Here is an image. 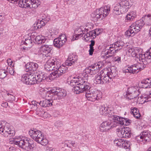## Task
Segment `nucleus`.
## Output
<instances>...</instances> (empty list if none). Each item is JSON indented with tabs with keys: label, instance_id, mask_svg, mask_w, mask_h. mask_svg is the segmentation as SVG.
<instances>
[{
	"label": "nucleus",
	"instance_id": "obj_48",
	"mask_svg": "<svg viewBox=\"0 0 151 151\" xmlns=\"http://www.w3.org/2000/svg\"><path fill=\"white\" fill-rule=\"evenodd\" d=\"M89 34V37H90V38L91 39H93L95 38L96 36L95 35V32L94 31V30L90 31L88 32Z\"/></svg>",
	"mask_w": 151,
	"mask_h": 151
},
{
	"label": "nucleus",
	"instance_id": "obj_40",
	"mask_svg": "<svg viewBox=\"0 0 151 151\" xmlns=\"http://www.w3.org/2000/svg\"><path fill=\"white\" fill-rule=\"evenodd\" d=\"M32 4L31 7L36 9L40 4V2L38 0H32Z\"/></svg>",
	"mask_w": 151,
	"mask_h": 151
},
{
	"label": "nucleus",
	"instance_id": "obj_63",
	"mask_svg": "<svg viewBox=\"0 0 151 151\" xmlns=\"http://www.w3.org/2000/svg\"><path fill=\"white\" fill-rule=\"evenodd\" d=\"M9 151H16L15 148L13 147H10L9 148Z\"/></svg>",
	"mask_w": 151,
	"mask_h": 151
},
{
	"label": "nucleus",
	"instance_id": "obj_4",
	"mask_svg": "<svg viewBox=\"0 0 151 151\" xmlns=\"http://www.w3.org/2000/svg\"><path fill=\"white\" fill-rule=\"evenodd\" d=\"M12 141L14 144L27 150L33 149L34 147L32 141L27 137L19 138Z\"/></svg>",
	"mask_w": 151,
	"mask_h": 151
},
{
	"label": "nucleus",
	"instance_id": "obj_3",
	"mask_svg": "<svg viewBox=\"0 0 151 151\" xmlns=\"http://www.w3.org/2000/svg\"><path fill=\"white\" fill-rule=\"evenodd\" d=\"M110 12V7L109 6H105L96 10L91 14V16L93 20L97 21L99 19L102 20L106 17Z\"/></svg>",
	"mask_w": 151,
	"mask_h": 151
},
{
	"label": "nucleus",
	"instance_id": "obj_62",
	"mask_svg": "<svg viewBox=\"0 0 151 151\" xmlns=\"http://www.w3.org/2000/svg\"><path fill=\"white\" fill-rule=\"evenodd\" d=\"M1 106L3 107H6L8 106V103L6 102L3 103Z\"/></svg>",
	"mask_w": 151,
	"mask_h": 151
},
{
	"label": "nucleus",
	"instance_id": "obj_21",
	"mask_svg": "<svg viewBox=\"0 0 151 151\" xmlns=\"http://www.w3.org/2000/svg\"><path fill=\"white\" fill-rule=\"evenodd\" d=\"M99 70V67L98 64L91 65L87 68L86 70V71L87 73L91 75L97 73Z\"/></svg>",
	"mask_w": 151,
	"mask_h": 151
},
{
	"label": "nucleus",
	"instance_id": "obj_29",
	"mask_svg": "<svg viewBox=\"0 0 151 151\" xmlns=\"http://www.w3.org/2000/svg\"><path fill=\"white\" fill-rule=\"evenodd\" d=\"M130 113L131 114H132L134 116L136 119L139 118L140 116L139 110L136 107L131 108Z\"/></svg>",
	"mask_w": 151,
	"mask_h": 151
},
{
	"label": "nucleus",
	"instance_id": "obj_19",
	"mask_svg": "<svg viewBox=\"0 0 151 151\" xmlns=\"http://www.w3.org/2000/svg\"><path fill=\"white\" fill-rule=\"evenodd\" d=\"M57 60L56 59L55 60L50 58L47 62L46 64L45 65V69L48 71L50 70H54V71L58 69L56 68V70H55L54 69V68L55 67V65L57 64Z\"/></svg>",
	"mask_w": 151,
	"mask_h": 151
},
{
	"label": "nucleus",
	"instance_id": "obj_1",
	"mask_svg": "<svg viewBox=\"0 0 151 151\" xmlns=\"http://www.w3.org/2000/svg\"><path fill=\"white\" fill-rule=\"evenodd\" d=\"M68 70V68L63 65L60 66L56 70L51 73L47 77V75L44 73L39 72V73H36L37 82H42L43 81L49 78L51 80L55 79L65 73Z\"/></svg>",
	"mask_w": 151,
	"mask_h": 151
},
{
	"label": "nucleus",
	"instance_id": "obj_33",
	"mask_svg": "<svg viewBox=\"0 0 151 151\" xmlns=\"http://www.w3.org/2000/svg\"><path fill=\"white\" fill-rule=\"evenodd\" d=\"M63 41H61L60 40H59V39L55 38L53 41L54 45L56 47L58 48H60L64 44L63 42Z\"/></svg>",
	"mask_w": 151,
	"mask_h": 151
},
{
	"label": "nucleus",
	"instance_id": "obj_18",
	"mask_svg": "<svg viewBox=\"0 0 151 151\" xmlns=\"http://www.w3.org/2000/svg\"><path fill=\"white\" fill-rule=\"evenodd\" d=\"M55 96L54 97L55 100H60V99L65 96L66 92L65 90L61 88L54 89Z\"/></svg>",
	"mask_w": 151,
	"mask_h": 151
},
{
	"label": "nucleus",
	"instance_id": "obj_25",
	"mask_svg": "<svg viewBox=\"0 0 151 151\" xmlns=\"http://www.w3.org/2000/svg\"><path fill=\"white\" fill-rule=\"evenodd\" d=\"M112 108H110L109 107H106V105H104V106H101L100 107L99 112L101 115H103L105 112H107L106 113H108L110 115V116H112L111 111Z\"/></svg>",
	"mask_w": 151,
	"mask_h": 151
},
{
	"label": "nucleus",
	"instance_id": "obj_45",
	"mask_svg": "<svg viewBox=\"0 0 151 151\" xmlns=\"http://www.w3.org/2000/svg\"><path fill=\"white\" fill-rule=\"evenodd\" d=\"M37 103H39L38 102H37ZM30 105L32 109H33L35 110H37V109L38 108L37 102L35 101H32L30 103Z\"/></svg>",
	"mask_w": 151,
	"mask_h": 151
},
{
	"label": "nucleus",
	"instance_id": "obj_64",
	"mask_svg": "<svg viewBox=\"0 0 151 151\" xmlns=\"http://www.w3.org/2000/svg\"><path fill=\"white\" fill-rule=\"evenodd\" d=\"M7 95L8 96L10 95V97L11 98V99L12 100H14V99H15V97L14 96L12 95H11L9 93H8Z\"/></svg>",
	"mask_w": 151,
	"mask_h": 151
},
{
	"label": "nucleus",
	"instance_id": "obj_22",
	"mask_svg": "<svg viewBox=\"0 0 151 151\" xmlns=\"http://www.w3.org/2000/svg\"><path fill=\"white\" fill-rule=\"evenodd\" d=\"M112 125V123H111L110 122L104 121L101 124L100 130L101 132H107L111 128Z\"/></svg>",
	"mask_w": 151,
	"mask_h": 151
},
{
	"label": "nucleus",
	"instance_id": "obj_32",
	"mask_svg": "<svg viewBox=\"0 0 151 151\" xmlns=\"http://www.w3.org/2000/svg\"><path fill=\"white\" fill-rule=\"evenodd\" d=\"M35 39V43L36 42L38 44L44 43L47 40L45 39V37H41L39 35L36 36V38Z\"/></svg>",
	"mask_w": 151,
	"mask_h": 151
},
{
	"label": "nucleus",
	"instance_id": "obj_51",
	"mask_svg": "<svg viewBox=\"0 0 151 151\" xmlns=\"http://www.w3.org/2000/svg\"><path fill=\"white\" fill-rule=\"evenodd\" d=\"M54 125L57 127H61L63 126V124L62 122L58 121L55 123Z\"/></svg>",
	"mask_w": 151,
	"mask_h": 151
},
{
	"label": "nucleus",
	"instance_id": "obj_49",
	"mask_svg": "<svg viewBox=\"0 0 151 151\" xmlns=\"http://www.w3.org/2000/svg\"><path fill=\"white\" fill-rule=\"evenodd\" d=\"M125 34L127 37H128L131 36L132 34H133V35H134L133 32H132V31H131V29L129 28L128 30L125 32Z\"/></svg>",
	"mask_w": 151,
	"mask_h": 151
},
{
	"label": "nucleus",
	"instance_id": "obj_47",
	"mask_svg": "<svg viewBox=\"0 0 151 151\" xmlns=\"http://www.w3.org/2000/svg\"><path fill=\"white\" fill-rule=\"evenodd\" d=\"M61 41H63V43H65L67 40V37L65 35H62L58 38Z\"/></svg>",
	"mask_w": 151,
	"mask_h": 151
},
{
	"label": "nucleus",
	"instance_id": "obj_20",
	"mask_svg": "<svg viewBox=\"0 0 151 151\" xmlns=\"http://www.w3.org/2000/svg\"><path fill=\"white\" fill-rule=\"evenodd\" d=\"M77 56L75 54H70L65 62V65L70 66L77 63Z\"/></svg>",
	"mask_w": 151,
	"mask_h": 151
},
{
	"label": "nucleus",
	"instance_id": "obj_42",
	"mask_svg": "<svg viewBox=\"0 0 151 151\" xmlns=\"http://www.w3.org/2000/svg\"><path fill=\"white\" fill-rule=\"evenodd\" d=\"M41 17L42 18L41 20H42V21L45 22V24L48 22L50 19L49 16L45 14H42Z\"/></svg>",
	"mask_w": 151,
	"mask_h": 151
},
{
	"label": "nucleus",
	"instance_id": "obj_53",
	"mask_svg": "<svg viewBox=\"0 0 151 151\" xmlns=\"http://www.w3.org/2000/svg\"><path fill=\"white\" fill-rule=\"evenodd\" d=\"M35 34H36V33H32L30 37H29V38L33 42H35V39L36 38V36L35 35Z\"/></svg>",
	"mask_w": 151,
	"mask_h": 151
},
{
	"label": "nucleus",
	"instance_id": "obj_10",
	"mask_svg": "<svg viewBox=\"0 0 151 151\" xmlns=\"http://www.w3.org/2000/svg\"><path fill=\"white\" fill-rule=\"evenodd\" d=\"M21 81L24 83L29 85L37 83L36 75L30 72L23 74L22 77Z\"/></svg>",
	"mask_w": 151,
	"mask_h": 151
},
{
	"label": "nucleus",
	"instance_id": "obj_39",
	"mask_svg": "<svg viewBox=\"0 0 151 151\" xmlns=\"http://www.w3.org/2000/svg\"><path fill=\"white\" fill-rule=\"evenodd\" d=\"M123 141V139L119 138L115 139L114 140V144L116 146H117L119 147H121Z\"/></svg>",
	"mask_w": 151,
	"mask_h": 151
},
{
	"label": "nucleus",
	"instance_id": "obj_6",
	"mask_svg": "<svg viewBox=\"0 0 151 151\" xmlns=\"http://www.w3.org/2000/svg\"><path fill=\"white\" fill-rule=\"evenodd\" d=\"M124 45L123 42L121 41H117L106 47L105 50V54L106 55L114 54L116 52L122 49Z\"/></svg>",
	"mask_w": 151,
	"mask_h": 151
},
{
	"label": "nucleus",
	"instance_id": "obj_44",
	"mask_svg": "<svg viewBox=\"0 0 151 151\" xmlns=\"http://www.w3.org/2000/svg\"><path fill=\"white\" fill-rule=\"evenodd\" d=\"M7 72L5 70H0V78L3 79L5 78L7 74Z\"/></svg>",
	"mask_w": 151,
	"mask_h": 151
},
{
	"label": "nucleus",
	"instance_id": "obj_34",
	"mask_svg": "<svg viewBox=\"0 0 151 151\" xmlns=\"http://www.w3.org/2000/svg\"><path fill=\"white\" fill-rule=\"evenodd\" d=\"M45 22L42 21V20H41V19H39L36 24H34V26L35 27V29H38L41 28L42 26H44L45 25Z\"/></svg>",
	"mask_w": 151,
	"mask_h": 151
},
{
	"label": "nucleus",
	"instance_id": "obj_24",
	"mask_svg": "<svg viewBox=\"0 0 151 151\" xmlns=\"http://www.w3.org/2000/svg\"><path fill=\"white\" fill-rule=\"evenodd\" d=\"M82 27H81L80 28H77L76 30H75V33H77L75 39L73 38V41L74 40H77L78 37H81L82 36L83 34H84L85 33L83 32H87L88 31V28H85L84 30H83L82 29Z\"/></svg>",
	"mask_w": 151,
	"mask_h": 151
},
{
	"label": "nucleus",
	"instance_id": "obj_17",
	"mask_svg": "<svg viewBox=\"0 0 151 151\" xmlns=\"http://www.w3.org/2000/svg\"><path fill=\"white\" fill-rule=\"evenodd\" d=\"M42 90L43 91V92L40 93V94L43 98L46 99H48L49 100L52 99L53 101V99L55 100V99L54 98L55 96L54 89L47 91H46L44 90V89Z\"/></svg>",
	"mask_w": 151,
	"mask_h": 151
},
{
	"label": "nucleus",
	"instance_id": "obj_54",
	"mask_svg": "<svg viewBox=\"0 0 151 151\" xmlns=\"http://www.w3.org/2000/svg\"><path fill=\"white\" fill-rule=\"evenodd\" d=\"M120 5L122 6H125L127 7V6L128 5V2L126 1H121L120 3H119Z\"/></svg>",
	"mask_w": 151,
	"mask_h": 151
},
{
	"label": "nucleus",
	"instance_id": "obj_46",
	"mask_svg": "<svg viewBox=\"0 0 151 151\" xmlns=\"http://www.w3.org/2000/svg\"><path fill=\"white\" fill-rule=\"evenodd\" d=\"M127 7L126 6H121L119 9V15L121 14H123L127 12Z\"/></svg>",
	"mask_w": 151,
	"mask_h": 151
},
{
	"label": "nucleus",
	"instance_id": "obj_8",
	"mask_svg": "<svg viewBox=\"0 0 151 151\" xmlns=\"http://www.w3.org/2000/svg\"><path fill=\"white\" fill-rule=\"evenodd\" d=\"M140 64L132 65L130 67H125L123 69L124 73H136L139 71H141L146 67L147 64L145 65L143 62H140Z\"/></svg>",
	"mask_w": 151,
	"mask_h": 151
},
{
	"label": "nucleus",
	"instance_id": "obj_23",
	"mask_svg": "<svg viewBox=\"0 0 151 151\" xmlns=\"http://www.w3.org/2000/svg\"><path fill=\"white\" fill-rule=\"evenodd\" d=\"M25 67L26 68L25 70L26 72L30 71L34 72L35 71H36L38 68V65L36 63L29 62L27 63L25 65Z\"/></svg>",
	"mask_w": 151,
	"mask_h": 151
},
{
	"label": "nucleus",
	"instance_id": "obj_43",
	"mask_svg": "<svg viewBox=\"0 0 151 151\" xmlns=\"http://www.w3.org/2000/svg\"><path fill=\"white\" fill-rule=\"evenodd\" d=\"M130 145V142L129 141L125 140L123 141L121 147L126 149L129 148Z\"/></svg>",
	"mask_w": 151,
	"mask_h": 151
},
{
	"label": "nucleus",
	"instance_id": "obj_2",
	"mask_svg": "<svg viewBox=\"0 0 151 151\" xmlns=\"http://www.w3.org/2000/svg\"><path fill=\"white\" fill-rule=\"evenodd\" d=\"M78 78L79 83L77 84V86L74 87V91L76 94H79L85 90L90 89L89 84L87 82L88 76L86 73L80 74Z\"/></svg>",
	"mask_w": 151,
	"mask_h": 151
},
{
	"label": "nucleus",
	"instance_id": "obj_5",
	"mask_svg": "<svg viewBox=\"0 0 151 151\" xmlns=\"http://www.w3.org/2000/svg\"><path fill=\"white\" fill-rule=\"evenodd\" d=\"M29 133L30 137L36 142L45 146L48 143V140L44 137L42 133L39 130H30Z\"/></svg>",
	"mask_w": 151,
	"mask_h": 151
},
{
	"label": "nucleus",
	"instance_id": "obj_26",
	"mask_svg": "<svg viewBox=\"0 0 151 151\" xmlns=\"http://www.w3.org/2000/svg\"><path fill=\"white\" fill-rule=\"evenodd\" d=\"M140 86L142 88H147L151 87V78H146L142 81Z\"/></svg>",
	"mask_w": 151,
	"mask_h": 151
},
{
	"label": "nucleus",
	"instance_id": "obj_28",
	"mask_svg": "<svg viewBox=\"0 0 151 151\" xmlns=\"http://www.w3.org/2000/svg\"><path fill=\"white\" fill-rule=\"evenodd\" d=\"M145 143L149 142L151 139V135L149 132L144 131L141 133Z\"/></svg>",
	"mask_w": 151,
	"mask_h": 151
},
{
	"label": "nucleus",
	"instance_id": "obj_61",
	"mask_svg": "<svg viewBox=\"0 0 151 151\" xmlns=\"http://www.w3.org/2000/svg\"><path fill=\"white\" fill-rule=\"evenodd\" d=\"M58 31H54V29H53V31H52V32H51V35H56L58 33Z\"/></svg>",
	"mask_w": 151,
	"mask_h": 151
},
{
	"label": "nucleus",
	"instance_id": "obj_30",
	"mask_svg": "<svg viewBox=\"0 0 151 151\" xmlns=\"http://www.w3.org/2000/svg\"><path fill=\"white\" fill-rule=\"evenodd\" d=\"M141 19L143 22L144 24L146 23L147 25H151V14L144 16Z\"/></svg>",
	"mask_w": 151,
	"mask_h": 151
},
{
	"label": "nucleus",
	"instance_id": "obj_16",
	"mask_svg": "<svg viewBox=\"0 0 151 151\" xmlns=\"http://www.w3.org/2000/svg\"><path fill=\"white\" fill-rule=\"evenodd\" d=\"M108 79V76H106L104 73H99L95 76L94 82L97 84H102L104 83H107Z\"/></svg>",
	"mask_w": 151,
	"mask_h": 151
},
{
	"label": "nucleus",
	"instance_id": "obj_35",
	"mask_svg": "<svg viewBox=\"0 0 151 151\" xmlns=\"http://www.w3.org/2000/svg\"><path fill=\"white\" fill-rule=\"evenodd\" d=\"M32 41L29 37L27 39L26 38L25 41H22V44L26 45L28 48H30L32 45Z\"/></svg>",
	"mask_w": 151,
	"mask_h": 151
},
{
	"label": "nucleus",
	"instance_id": "obj_36",
	"mask_svg": "<svg viewBox=\"0 0 151 151\" xmlns=\"http://www.w3.org/2000/svg\"><path fill=\"white\" fill-rule=\"evenodd\" d=\"M141 98L142 99L144 102L151 101V91H150L149 95L147 96H142Z\"/></svg>",
	"mask_w": 151,
	"mask_h": 151
},
{
	"label": "nucleus",
	"instance_id": "obj_60",
	"mask_svg": "<svg viewBox=\"0 0 151 151\" xmlns=\"http://www.w3.org/2000/svg\"><path fill=\"white\" fill-rule=\"evenodd\" d=\"M121 57L118 56L115 58V61H117L119 63V62H121Z\"/></svg>",
	"mask_w": 151,
	"mask_h": 151
},
{
	"label": "nucleus",
	"instance_id": "obj_13",
	"mask_svg": "<svg viewBox=\"0 0 151 151\" xmlns=\"http://www.w3.org/2000/svg\"><path fill=\"white\" fill-rule=\"evenodd\" d=\"M116 131L118 135L122 137L127 138L131 136V129L129 127L121 126L116 129Z\"/></svg>",
	"mask_w": 151,
	"mask_h": 151
},
{
	"label": "nucleus",
	"instance_id": "obj_37",
	"mask_svg": "<svg viewBox=\"0 0 151 151\" xmlns=\"http://www.w3.org/2000/svg\"><path fill=\"white\" fill-rule=\"evenodd\" d=\"M79 83V80L78 78H77L74 77L70 81V84L73 87V89H74V87L75 86H77V85H75L76 83Z\"/></svg>",
	"mask_w": 151,
	"mask_h": 151
},
{
	"label": "nucleus",
	"instance_id": "obj_9",
	"mask_svg": "<svg viewBox=\"0 0 151 151\" xmlns=\"http://www.w3.org/2000/svg\"><path fill=\"white\" fill-rule=\"evenodd\" d=\"M85 96L89 101H94L96 100L100 99L101 98V94L100 92L94 89L86 90Z\"/></svg>",
	"mask_w": 151,
	"mask_h": 151
},
{
	"label": "nucleus",
	"instance_id": "obj_55",
	"mask_svg": "<svg viewBox=\"0 0 151 151\" xmlns=\"http://www.w3.org/2000/svg\"><path fill=\"white\" fill-rule=\"evenodd\" d=\"M111 72L112 73L111 76L113 77H115L117 75V72L115 70H111Z\"/></svg>",
	"mask_w": 151,
	"mask_h": 151
},
{
	"label": "nucleus",
	"instance_id": "obj_14",
	"mask_svg": "<svg viewBox=\"0 0 151 151\" xmlns=\"http://www.w3.org/2000/svg\"><path fill=\"white\" fill-rule=\"evenodd\" d=\"M144 25L143 22L140 19L133 23L129 27L135 35L139 32Z\"/></svg>",
	"mask_w": 151,
	"mask_h": 151
},
{
	"label": "nucleus",
	"instance_id": "obj_7",
	"mask_svg": "<svg viewBox=\"0 0 151 151\" xmlns=\"http://www.w3.org/2000/svg\"><path fill=\"white\" fill-rule=\"evenodd\" d=\"M0 134L5 137L14 136L15 134L14 130L11 129L10 124L6 123L4 125H2L0 122Z\"/></svg>",
	"mask_w": 151,
	"mask_h": 151
},
{
	"label": "nucleus",
	"instance_id": "obj_56",
	"mask_svg": "<svg viewBox=\"0 0 151 151\" xmlns=\"http://www.w3.org/2000/svg\"><path fill=\"white\" fill-rule=\"evenodd\" d=\"M72 141H69L68 142H66L65 143V146H66L67 147L71 148L72 147V145H71V144Z\"/></svg>",
	"mask_w": 151,
	"mask_h": 151
},
{
	"label": "nucleus",
	"instance_id": "obj_41",
	"mask_svg": "<svg viewBox=\"0 0 151 151\" xmlns=\"http://www.w3.org/2000/svg\"><path fill=\"white\" fill-rule=\"evenodd\" d=\"M91 43L89 45L90 49L89 50V54L90 55H92L93 54L94 49L93 46L94 45L95 42L94 40H91Z\"/></svg>",
	"mask_w": 151,
	"mask_h": 151
},
{
	"label": "nucleus",
	"instance_id": "obj_11",
	"mask_svg": "<svg viewBox=\"0 0 151 151\" xmlns=\"http://www.w3.org/2000/svg\"><path fill=\"white\" fill-rule=\"evenodd\" d=\"M52 46L47 45H42L38 51V55L41 57L51 56L52 54Z\"/></svg>",
	"mask_w": 151,
	"mask_h": 151
},
{
	"label": "nucleus",
	"instance_id": "obj_12",
	"mask_svg": "<svg viewBox=\"0 0 151 151\" xmlns=\"http://www.w3.org/2000/svg\"><path fill=\"white\" fill-rule=\"evenodd\" d=\"M138 93L136 87H131L128 89L124 97L129 100L134 99L133 101L137 102L139 99L137 96Z\"/></svg>",
	"mask_w": 151,
	"mask_h": 151
},
{
	"label": "nucleus",
	"instance_id": "obj_58",
	"mask_svg": "<svg viewBox=\"0 0 151 151\" xmlns=\"http://www.w3.org/2000/svg\"><path fill=\"white\" fill-rule=\"evenodd\" d=\"M89 34L88 33H87L85 35L84 38V39L86 41H88L89 40L90 38V37H89Z\"/></svg>",
	"mask_w": 151,
	"mask_h": 151
},
{
	"label": "nucleus",
	"instance_id": "obj_31",
	"mask_svg": "<svg viewBox=\"0 0 151 151\" xmlns=\"http://www.w3.org/2000/svg\"><path fill=\"white\" fill-rule=\"evenodd\" d=\"M136 17L135 14L133 12H131L128 13L125 17L126 22H131Z\"/></svg>",
	"mask_w": 151,
	"mask_h": 151
},
{
	"label": "nucleus",
	"instance_id": "obj_15",
	"mask_svg": "<svg viewBox=\"0 0 151 151\" xmlns=\"http://www.w3.org/2000/svg\"><path fill=\"white\" fill-rule=\"evenodd\" d=\"M111 116L114 122L119 123L121 125L127 126L129 125L131 122V121L127 118H121L118 116L114 115H112Z\"/></svg>",
	"mask_w": 151,
	"mask_h": 151
},
{
	"label": "nucleus",
	"instance_id": "obj_59",
	"mask_svg": "<svg viewBox=\"0 0 151 151\" xmlns=\"http://www.w3.org/2000/svg\"><path fill=\"white\" fill-rule=\"evenodd\" d=\"M94 31L95 32V35L96 36L98 35L100 33V30L99 29H96Z\"/></svg>",
	"mask_w": 151,
	"mask_h": 151
},
{
	"label": "nucleus",
	"instance_id": "obj_27",
	"mask_svg": "<svg viewBox=\"0 0 151 151\" xmlns=\"http://www.w3.org/2000/svg\"><path fill=\"white\" fill-rule=\"evenodd\" d=\"M53 101L51 99L49 100L48 99H45L43 101H41L39 103L40 106L43 107L50 106L53 105Z\"/></svg>",
	"mask_w": 151,
	"mask_h": 151
},
{
	"label": "nucleus",
	"instance_id": "obj_38",
	"mask_svg": "<svg viewBox=\"0 0 151 151\" xmlns=\"http://www.w3.org/2000/svg\"><path fill=\"white\" fill-rule=\"evenodd\" d=\"M121 5H120L119 4H118L114 5V7L113 13L116 15H119V9Z\"/></svg>",
	"mask_w": 151,
	"mask_h": 151
},
{
	"label": "nucleus",
	"instance_id": "obj_52",
	"mask_svg": "<svg viewBox=\"0 0 151 151\" xmlns=\"http://www.w3.org/2000/svg\"><path fill=\"white\" fill-rule=\"evenodd\" d=\"M32 0H25V3L26 7H29L31 8V4H32Z\"/></svg>",
	"mask_w": 151,
	"mask_h": 151
},
{
	"label": "nucleus",
	"instance_id": "obj_50",
	"mask_svg": "<svg viewBox=\"0 0 151 151\" xmlns=\"http://www.w3.org/2000/svg\"><path fill=\"white\" fill-rule=\"evenodd\" d=\"M141 134H140L139 136H137L136 137L135 139L138 142H143L144 143V141L143 139V138Z\"/></svg>",
	"mask_w": 151,
	"mask_h": 151
},
{
	"label": "nucleus",
	"instance_id": "obj_57",
	"mask_svg": "<svg viewBox=\"0 0 151 151\" xmlns=\"http://www.w3.org/2000/svg\"><path fill=\"white\" fill-rule=\"evenodd\" d=\"M111 74L112 73L111 72V71H110L109 72H108L106 74V76H108V82H109V79H111L113 77H111Z\"/></svg>",
	"mask_w": 151,
	"mask_h": 151
}]
</instances>
